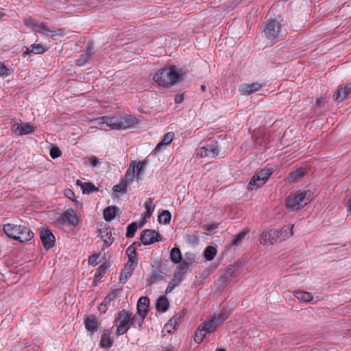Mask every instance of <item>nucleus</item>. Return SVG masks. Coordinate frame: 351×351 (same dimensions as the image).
<instances>
[{
    "label": "nucleus",
    "instance_id": "nucleus-32",
    "mask_svg": "<svg viewBox=\"0 0 351 351\" xmlns=\"http://www.w3.org/2000/svg\"><path fill=\"white\" fill-rule=\"evenodd\" d=\"M169 306V303L166 297L162 296L158 299L156 303V308L159 312H165L168 309Z\"/></svg>",
    "mask_w": 351,
    "mask_h": 351
},
{
    "label": "nucleus",
    "instance_id": "nucleus-36",
    "mask_svg": "<svg viewBox=\"0 0 351 351\" xmlns=\"http://www.w3.org/2000/svg\"><path fill=\"white\" fill-rule=\"evenodd\" d=\"M249 232L250 229L248 228H245L241 232L235 236L234 239L231 242V245H238L240 244Z\"/></svg>",
    "mask_w": 351,
    "mask_h": 351
},
{
    "label": "nucleus",
    "instance_id": "nucleus-4",
    "mask_svg": "<svg viewBox=\"0 0 351 351\" xmlns=\"http://www.w3.org/2000/svg\"><path fill=\"white\" fill-rule=\"evenodd\" d=\"M312 198L310 191H301L293 197H290L286 204V206L291 210H298L306 205Z\"/></svg>",
    "mask_w": 351,
    "mask_h": 351
},
{
    "label": "nucleus",
    "instance_id": "nucleus-40",
    "mask_svg": "<svg viewBox=\"0 0 351 351\" xmlns=\"http://www.w3.org/2000/svg\"><path fill=\"white\" fill-rule=\"evenodd\" d=\"M230 313V310L227 308H223L219 314L215 315L213 317L216 318V319L218 321V322L221 324L226 320Z\"/></svg>",
    "mask_w": 351,
    "mask_h": 351
},
{
    "label": "nucleus",
    "instance_id": "nucleus-41",
    "mask_svg": "<svg viewBox=\"0 0 351 351\" xmlns=\"http://www.w3.org/2000/svg\"><path fill=\"white\" fill-rule=\"evenodd\" d=\"M171 219V215L169 210H163L158 216V221L165 225L170 223Z\"/></svg>",
    "mask_w": 351,
    "mask_h": 351
},
{
    "label": "nucleus",
    "instance_id": "nucleus-16",
    "mask_svg": "<svg viewBox=\"0 0 351 351\" xmlns=\"http://www.w3.org/2000/svg\"><path fill=\"white\" fill-rule=\"evenodd\" d=\"M262 86V84L258 82H254L252 84L245 83L239 86V90L243 95H250L258 90Z\"/></svg>",
    "mask_w": 351,
    "mask_h": 351
},
{
    "label": "nucleus",
    "instance_id": "nucleus-17",
    "mask_svg": "<svg viewBox=\"0 0 351 351\" xmlns=\"http://www.w3.org/2000/svg\"><path fill=\"white\" fill-rule=\"evenodd\" d=\"M23 23L27 27L31 28L35 32L43 34L45 25L38 21H35L32 17H27L23 19Z\"/></svg>",
    "mask_w": 351,
    "mask_h": 351
},
{
    "label": "nucleus",
    "instance_id": "nucleus-43",
    "mask_svg": "<svg viewBox=\"0 0 351 351\" xmlns=\"http://www.w3.org/2000/svg\"><path fill=\"white\" fill-rule=\"evenodd\" d=\"M129 185L125 183L124 181L121 180L120 182L118 184H116L113 186V191L115 193H126L127 188Z\"/></svg>",
    "mask_w": 351,
    "mask_h": 351
},
{
    "label": "nucleus",
    "instance_id": "nucleus-24",
    "mask_svg": "<svg viewBox=\"0 0 351 351\" xmlns=\"http://www.w3.org/2000/svg\"><path fill=\"white\" fill-rule=\"evenodd\" d=\"M110 118H112V117H100L99 119H97V120L95 121V123L96 124L95 127L105 131L111 130L110 125L107 123H108V119H110Z\"/></svg>",
    "mask_w": 351,
    "mask_h": 351
},
{
    "label": "nucleus",
    "instance_id": "nucleus-53",
    "mask_svg": "<svg viewBox=\"0 0 351 351\" xmlns=\"http://www.w3.org/2000/svg\"><path fill=\"white\" fill-rule=\"evenodd\" d=\"M88 161H89V164L93 167H97L99 165H100L101 164V162H100V160L99 158H98L96 156H92L90 157L89 159H88Z\"/></svg>",
    "mask_w": 351,
    "mask_h": 351
},
{
    "label": "nucleus",
    "instance_id": "nucleus-3",
    "mask_svg": "<svg viewBox=\"0 0 351 351\" xmlns=\"http://www.w3.org/2000/svg\"><path fill=\"white\" fill-rule=\"evenodd\" d=\"M220 326V324L213 316L204 321L197 329L194 341L197 343H201L207 334L211 333L215 331Z\"/></svg>",
    "mask_w": 351,
    "mask_h": 351
},
{
    "label": "nucleus",
    "instance_id": "nucleus-35",
    "mask_svg": "<svg viewBox=\"0 0 351 351\" xmlns=\"http://www.w3.org/2000/svg\"><path fill=\"white\" fill-rule=\"evenodd\" d=\"M146 315H139L136 313L132 317H130V325L134 327L141 328Z\"/></svg>",
    "mask_w": 351,
    "mask_h": 351
},
{
    "label": "nucleus",
    "instance_id": "nucleus-5",
    "mask_svg": "<svg viewBox=\"0 0 351 351\" xmlns=\"http://www.w3.org/2000/svg\"><path fill=\"white\" fill-rule=\"evenodd\" d=\"M271 173V168L270 167L266 166L251 178L249 184L247 186V189L249 191H253L256 189L261 187L267 182Z\"/></svg>",
    "mask_w": 351,
    "mask_h": 351
},
{
    "label": "nucleus",
    "instance_id": "nucleus-39",
    "mask_svg": "<svg viewBox=\"0 0 351 351\" xmlns=\"http://www.w3.org/2000/svg\"><path fill=\"white\" fill-rule=\"evenodd\" d=\"M216 254V248L211 245L206 247L204 252V256L205 258L208 261L213 260Z\"/></svg>",
    "mask_w": 351,
    "mask_h": 351
},
{
    "label": "nucleus",
    "instance_id": "nucleus-21",
    "mask_svg": "<svg viewBox=\"0 0 351 351\" xmlns=\"http://www.w3.org/2000/svg\"><path fill=\"white\" fill-rule=\"evenodd\" d=\"M165 275L164 272L158 269H154L147 276V281L149 285L154 284L159 280H162Z\"/></svg>",
    "mask_w": 351,
    "mask_h": 351
},
{
    "label": "nucleus",
    "instance_id": "nucleus-51",
    "mask_svg": "<svg viewBox=\"0 0 351 351\" xmlns=\"http://www.w3.org/2000/svg\"><path fill=\"white\" fill-rule=\"evenodd\" d=\"M99 263V256L93 254L88 258V264L92 266H96Z\"/></svg>",
    "mask_w": 351,
    "mask_h": 351
},
{
    "label": "nucleus",
    "instance_id": "nucleus-58",
    "mask_svg": "<svg viewBox=\"0 0 351 351\" xmlns=\"http://www.w3.org/2000/svg\"><path fill=\"white\" fill-rule=\"evenodd\" d=\"M30 53H32L31 50L27 47H24L23 56L25 57L27 55H29Z\"/></svg>",
    "mask_w": 351,
    "mask_h": 351
},
{
    "label": "nucleus",
    "instance_id": "nucleus-8",
    "mask_svg": "<svg viewBox=\"0 0 351 351\" xmlns=\"http://www.w3.org/2000/svg\"><path fill=\"white\" fill-rule=\"evenodd\" d=\"M280 28L281 25L278 21H269L264 29L265 36L270 42L277 40L280 36Z\"/></svg>",
    "mask_w": 351,
    "mask_h": 351
},
{
    "label": "nucleus",
    "instance_id": "nucleus-26",
    "mask_svg": "<svg viewBox=\"0 0 351 351\" xmlns=\"http://www.w3.org/2000/svg\"><path fill=\"white\" fill-rule=\"evenodd\" d=\"M117 208L114 206H110L104 210V218L106 221L113 220L117 215Z\"/></svg>",
    "mask_w": 351,
    "mask_h": 351
},
{
    "label": "nucleus",
    "instance_id": "nucleus-47",
    "mask_svg": "<svg viewBox=\"0 0 351 351\" xmlns=\"http://www.w3.org/2000/svg\"><path fill=\"white\" fill-rule=\"evenodd\" d=\"M137 230V224L136 222H133L128 226L126 237L128 238H132L134 236L135 232Z\"/></svg>",
    "mask_w": 351,
    "mask_h": 351
},
{
    "label": "nucleus",
    "instance_id": "nucleus-33",
    "mask_svg": "<svg viewBox=\"0 0 351 351\" xmlns=\"http://www.w3.org/2000/svg\"><path fill=\"white\" fill-rule=\"evenodd\" d=\"M182 253L178 247H174L170 252V259L175 264L180 263L182 261Z\"/></svg>",
    "mask_w": 351,
    "mask_h": 351
},
{
    "label": "nucleus",
    "instance_id": "nucleus-30",
    "mask_svg": "<svg viewBox=\"0 0 351 351\" xmlns=\"http://www.w3.org/2000/svg\"><path fill=\"white\" fill-rule=\"evenodd\" d=\"M144 206L145 208V212L144 213V215L147 218H150L152 216L154 209H155V205L153 203V200L151 197L147 198L145 203Z\"/></svg>",
    "mask_w": 351,
    "mask_h": 351
},
{
    "label": "nucleus",
    "instance_id": "nucleus-37",
    "mask_svg": "<svg viewBox=\"0 0 351 351\" xmlns=\"http://www.w3.org/2000/svg\"><path fill=\"white\" fill-rule=\"evenodd\" d=\"M178 324V318L176 316L173 317L169 322L167 323L163 328V331H166L168 333H171L173 330L176 329V326Z\"/></svg>",
    "mask_w": 351,
    "mask_h": 351
},
{
    "label": "nucleus",
    "instance_id": "nucleus-57",
    "mask_svg": "<svg viewBox=\"0 0 351 351\" xmlns=\"http://www.w3.org/2000/svg\"><path fill=\"white\" fill-rule=\"evenodd\" d=\"M97 270L99 271V276H101L103 274H104L106 271V268L104 266H100L98 267Z\"/></svg>",
    "mask_w": 351,
    "mask_h": 351
},
{
    "label": "nucleus",
    "instance_id": "nucleus-61",
    "mask_svg": "<svg viewBox=\"0 0 351 351\" xmlns=\"http://www.w3.org/2000/svg\"><path fill=\"white\" fill-rule=\"evenodd\" d=\"M206 88V85L202 84L201 86V89H202V91H205Z\"/></svg>",
    "mask_w": 351,
    "mask_h": 351
},
{
    "label": "nucleus",
    "instance_id": "nucleus-7",
    "mask_svg": "<svg viewBox=\"0 0 351 351\" xmlns=\"http://www.w3.org/2000/svg\"><path fill=\"white\" fill-rule=\"evenodd\" d=\"M132 313L128 311H121L114 320V324L117 326V335H122L126 333L130 327V317Z\"/></svg>",
    "mask_w": 351,
    "mask_h": 351
},
{
    "label": "nucleus",
    "instance_id": "nucleus-27",
    "mask_svg": "<svg viewBox=\"0 0 351 351\" xmlns=\"http://www.w3.org/2000/svg\"><path fill=\"white\" fill-rule=\"evenodd\" d=\"M63 219L72 225H77V218L75 211L73 209H68L65 211Z\"/></svg>",
    "mask_w": 351,
    "mask_h": 351
},
{
    "label": "nucleus",
    "instance_id": "nucleus-34",
    "mask_svg": "<svg viewBox=\"0 0 351 351\" xmlns=\"http://www.w3.org/2000/svg\"><path fill=\"white\" fill-rule=\"evenodd\" d=\"M306 173V170L303 168L298 169L296 171L289 173L288 180L289 182H296L302 178Z\"/></svg>",
    "mask_w": 351,
    "mask_h": 351
},
{
    "label": "nucleus",
    "instance_id": "nucleus-59",
    "mask_svg": "<svg viewBox=\"0 0 351 351\" xmlns=\"http://www.w3.org/2000/svg\"><path fill=\"white\" fill-rule=\"evenodd\" d=\"M162 351H175L173 348L165 347L162 348Z\"/></svg>",
    "mask_w": 351,
    "mask_h": 351
},
{
    "label": "nucleus",
    "instance_id": "nucleus-14",
    "mask_svg": "<svg viewBox=\"0 0 351 351\" xmlns=\"http://www.w3.org/2000/svg\"><path fill=\"white\" fill-rule=\"evenodd\" d=\"M40 237L45 249L49 250L54 245L55 237L49 230H42L40 231Z\"/></svg>",
    "mask_w": 351,
    "mask_h": 351
},
{
    "label": "nucleus",
    "instance_id": "nucleus-22",
    "mask_svg": "<svg viewBox=\"0 0 351 351\" xmlns=\"http://www.w3.org/2000/svg\"><path fill=\"white\" fill-rule=\"evenodd\" d=\"M84 324L86 329L90 333L93 334L98 330V324L96 319L93 317H87L84 320Z\"/></svg>",
    "mask_w": 351,
    "mask_h": 351
},
{
    "label": "nucleus",
    "instance_id": "nucleus-12",
    "mask_svg": "<svg viewBox=\"0 0 351 351\" xmlns=\"http://www.w3.org/2000/svg\"><path fill=\"white\" fill-rule=\"evenodd\" d=\"M161 240L162 236L154 230H145L141 234V241L145 245H150Z\"/></svg>",
    "mask_w": 351,
    "mask_h": 351
},
{
    "label": "nucleus",
    "instance_id": "nucleus-31",
    "mask_svg": "<svg viewBox=\"0 0 351 351\" xmlns=\"http://www.w3.org/2000/svg\"><path fill=\"white\" fill-rule=\"evenodd\" d=\"M293 295L297 299L303 302H310L313 298V296L311 293L303 291H294Z\"/></svg>",
    "mask_w": 351,
    "mask_h": 351
},
{
    "label": "nucleus",
    "instance_id": "nucleus-15",
    "mask_svg": "<svg viewBox=\"0 0 351 351\" xmlns=\"http://www.w3.org/2000/svg\"><path fill=\"white\" fill-rule=\"evenodd\" d=\"M350 92L351 84L341 85L333 95V98L339 102H342L348 98Z\"/></svg>",
    "mask_w": 351,
    "mask_h": 351
},
{
    "label": "nucleus",
    "instance_id": "nucleus-38",
    "mask_svg": "<svg viewBox=\"0 0 351 351\" xmlns=\"http://www.w3.org/2000/svg\"><path fill=\"white\" fill-rule=\"evenodd\" d=\"M293 225H288L284 227L283 229L280 232V238H281L282 240H285L291 237L293 234Z\"/></svg>",
    "mask_w": 351,
    "mask_h": 351
},
{
    "label": "nucleus",
    "instance_id": "nucleus-50",
    "mask_svg": "<svg viewBox=\"0 0 351 351\" xmlns=\"http://www.w3.org/2000/svg\"><path fill=\"white\" fill-rule=\"evenodd\" d=\"M61 151L58 147H53L50 150V156L52 158H57L61 156Z\"/></svg>",
    "mask_w": 351,
    "mask_h": 351
},
{
    "label": "nucleus",
    "instance_id": "nucleus-9",
    "mask_svg": "<svg viewBox=\"0 0 351 351\" xmlns=\"http://www.w3.org/2000/svg\"><path fill=\"white\" fill-rule=\"evenodd\" d=\"M195 154L199 158H214L219 154V147L217 141H211L205 146L196 149Z\"/></svg>",
    "mask_w": 351,
    "mask_h": 351
},
{
    "label": "nucleus",
    "instance_id": "nucleus-48",
    "mask_svg": "<svg viewBox=\"0 0 351 351\" xmlns=\"http://www.w3.org/2000/svg\"><path fill=\"white\" fill-rule=\"evenodd\" d=\"M126 254L128 255V260L136 261V247L134 245H131L127 248Z\"/></svg>",
    "mask_w": 351,
    "mask_h": 351
},
{
    "label": "nucleus",
    "instance_id": "nucleus-56",
    "mask_svg": "<svg viewBox=\"0 0 351 351\" xmlns=\"http://www.w3.org/2000/svg\"><path fill=\"white\" fill-rule=\"evenodd\" d=\"M184 100V97L182 95H176L175 97V103L181 104Z\"/></svg>",
    "mask_w": 351,
    "mask_h": 351
},
{
    "label": "nucleus",
    "instance_id": "nucleus-64",
    "mask_svg": "<svg viewBox=\"0 0 351 351\" xmlns=\"http://www.w3.org/2000/svg\"><path fill=\"white\" fill-rule=\"evenodd\" d=\"M3 13L0 12V19L3 16Z\"/></svg>",
    "mask_w": 351,
    "mask_h": 351
},
{
    "label": "nucleus",
    "instance_id": "nucleus-1",
    "mask_svg": "<svg viewBox=\"0 0 351 351\" xmlns=\"http://www.w3.org/2000/svg\"><path fill=\"white\" fill-rule=\"evenodd\" d=\"M182 74L175 66L158 71L154 75V80L162 86H169L180 81Z\"/></svg>",
    "mask_w": 351,
    "mask_h": 351
},
{
    "label": "nucleus",
    "instance_id": "nucleus-2",
    "mask_svg": "<svg viewBox=\"0 0 351 351\" xmlns=\"http://www.w3.org/2000/svg\"><path fill=\"white\" fill-rule=\"evenodd\" d=\"M3 232L10 238L25 243L34 237L33 232L27 227L13 223H7L3 226Z\"/></svg>",
    "mask_w": 351,
    "mask_h": 351
},
{
    "label": "nucleus",
    "instance_id": "nucleus-63",
    "mask_svg": "<svg viewBox=\"0 0 351 351\" xmlns=\"http://www.w3.org/2000/svg\"><path fill=\"white\" fill-rule=\"evenodd\" d=\"M216 351H226V350L223 349H217V350H216Z\"/></svg>",
    "mask_w": 351,
    "mask_h": 351
},
{
    "label": "nucleus",
    "instance_id": "nucleus-13",
    "mask_svg": "<svg viewBox=\"0 0 351 351\" xmlns=\"http://www.w3.org/2000/svg\"><path fill=\"white\" fill-rule=\"evenodd\" d=\"M280 238V231L271 229L262 232L260 237V243L263 245H273Z\"/></svg>",
    "mask_w": 351,
    "mask_h": 351
},
{
    "label": "nucleus",
    "instance_id": "nucleus-44",
    "mask_svg": "<svg viewBox=\"0 0 351 351\" xmlns=\"http://www.w3.org/2000/svg\"><path fill=\"white\" fill-rule=\"evenodd\" d=\"M193 260H194V258H191V257L190 258L185 257L184 259L182 258V261L180 263V271H186L189 268V267L192 264V263L193 262Z\"/></svg>",
    "mask_w": 351,
    "mask_h": 351
},
{
    "label": "nucleus",
    "instance_id": "nucleus-52",
    "mask_svg": "<svg viewBox=\"0 0 351 351\" xmlns=\"http://www.w3.org/2000/svg\"><path fill=\"white\" fill-rule=\"evenodd\" d=\"M10 75L9 69L0 62V76L5 77Z\"/></svg>",
    "mask_w": 351,
    "mask_h": 351
},
{
    "label": "nucleus",
    "instance_id": "nucleus-25",
    "mask_svg": "<svg viewBox=\"0 0 351 351\" xmlns=\"http://www.w3.org/2000/svg\"><path fill=\"white\" fill-rule=\"evenodd\" d=\"M93 53L91 48H88L86 51L80 55V58L76 60V64L82 66L86 64L90 59V57Z\"/></svg>",
    "mask_w": 351,
    "mask_h": 351
},
{
    "label": "nucleus",
    "instance_id": "nucleus-42",
    "mask_svg": "<svg viewBox=\"0 0 351 351\" xmlns=\"http://www.w3.org/2000/svg\"><path fill=\"white\" fill-rule=\"evenodd\" d=\"M31 52L34 54H42L44 53L47 49L42 44H33L30 46Z\"/></svg>",
    "mask_w": 351,
    "mask_h": 351
},
{
    "label": "nucleus",
    "instance_id": "nucleus-29",
    "mask_svg": "<svg viewBox=\"0 0 351 351\" xmlns=\"http://www.w3.org/2000/svg\"><path fill=\"white\" fill-rule=\"evenodd\" d=\"M77 185L81 187L83 193L89 194L90 193L97 191V189L95 186V185L90 182H83L78 180L77 181Z\"/></svg>",
    "mask_w": 351,
    "mask_h": 351
},
{
    "label": "nucleus",
    "instance_id": "nucleus-20",
    "mask_svg": "<svg viewBox=\"0 0 351 351\" xmlns=\"http://www.w3.org/2000/svg\"><path fill=\"white\" fill-rule=\"evenodd\" d=\"M149 300L147 297H141L137 302V313L139 315H147Z\"/></svg>",
    "mask_w": 351,
    "mask_h": 351
},
{
    "label": "nucleus",
    "instance_id": "nucleus-28",
    "mask_svg": "<svg viewBox=\"0 0 351 351\" xmlns=\"http://www.w3.org/2000/svg\"><path fill=\"white\" fill-rule=\"evenodd\" d=\"M43 34L56 40L64 34V29L52 31L45 26Z\"/></svg>",
    "mask_w": 351,
    "mask_h": 351
},
{
    "label": "nucleus",
    "instance_id": "nucleus-46",
    "mask_svg": "<svg viewBox=\"0 0 351 351\" xmlns=\"http://www.w3.org/2000/svg\"><path fill=\"white\" fill-rule=\"evenodd\" d=\"M132 274V271L123 268L120 274L119 282L123 284L125 283L128 278L131 277Z\"/></svg>",
    "mask_w": 351,
    "mask_h": 351
},
{
    "label": "nucleus",
    "instance_id": "nucleus-45",
    "mask_svg": "<svg viewBox=\"0 0 351 351\" xmlns=\"http://www.w3.org/2000/svg\"><path fill=\"white\" fill-rule=\"evenodd\" d=\"M100 346L101 348H110L112 346V342H111V340H110V335L106 334V333H104L102 337H101V341H100Z\"/></svg>",
    "mask_w": 351,
    "mask_h": 351
},
{
    "label": "nucleus",
    "instance_id": "nucleus-55",
    "mask_svg": "<svg viewBox=\"0 0 351 351\" xmlns=\"http://www.w3.org/2000/svg\"><path fill=\"white\" fill-rule=\"evenodd\" d=\"M113 298H114V295L113 294H110V295H107L104 298V300L103 302L101 304V305L104 304L106 306L107 304H108L111 301V300Z\"/></svg>",
    "mask_w": 351,
    "mask_h": 351
},
{
    "label": "nucleus",
    "instance_id": "nucleus-6",
    "mask_svg": "<svg viewBox=\"0 0 351 351\" xmlns=\"http://www.w3.org/2000/svg\"><path fill=\"white\" fill-rule=\"evenodd\" d=\"M110 129L113 130H125L130 128L138 123L137 119L130 116L126 117H112L108 119Z\"/></svg>",
    "mask_w": 351,
    "mask_h": 351
},
{
    "label": "nucleus",
    "instance_id": "nucleus-60",
    "mask_svg": "<svg viewBox=\"0 0 351 351\" xmlns=\"http://www.w3.org/2000/svg\"><path fill=\"white\" fill-rule=\"evenodd\" d=\"M322 101H323V100H322V99H318L317 100V106H321V104H322Z\"/></svg>",
    "mask_w": 351,
    "mask_h": 351
},
{
    "label": "nucleus",
    "instance_id": "nucleus-54",
    "mask_svg": "<svg viewBox=\"0 0 351 351\" xmlns=\"http://www.w3.org/2000/svg\"><path fill=\"white\" fill-rule=\"evenodd\" d=\"M65 195L69 198L70 199L73 200V201H75L77 202L76 199H74L73 198L75 197V194L73 193V191L71 189H66L65 191V193H64Z\"/></svg>",
    "mask_w": 351,
    "mask_h": 351
},
{
    "label": "nucleus",
    "instance_id": "nucleus-18",
    "mask_svg": "<svg viewBox=\"0 0 351 351\" xmlns=\"http://www.w3.org/2000/svg\"><path fill=\"white\" fill-rule=\"evenodd\" d=\"M175 134L172 132L165 134L162 141L156 145L154 152L155 154L159 153L165 145L170 144L173 140Z\"/></svg>",
    "mask_w": 351,
    "mask_h": 351
},
{
    "label": "nucleus",
    "instance_id": "nucleus-49",
    "mask_svg": "<svg viewBox=\"0 0 351 351\" xmlns=\"http://www.w3.org/2000/svg\"><path fill=\"white\" fill-rule=\"evenodd\" d=\"M136 265V261L134 260H128V261L125 264L124 268L125 269H128L130 271L133 273L134 268Z\"/></svg>",
    "mask_w": 351,
    "mask_h": 351
},
{
    "label": "nucleus",
    "instance_id": "nucleus-19",
    "mask_svg": "<svg viewBox=\"0 0 351 351\" xmlns=\"http://www.w3.org/2000/svg\"><path fill=\"white\" fill-rule=\"evenodd\" d=\"M99 236L106 246L111 245L114 241L111 231L107 228H100L99 230Z\"/></svg>",
    "mask_w": 351,
    "mask_h": 351
},
{
    "label": "nucleus",
    "instance_id": "nucleus-23",
    "mask_svg": "<svg viewBox=\"0 0 351 351\" xmlns=\"http://www.w3.org/2000/svg\"><path fill=\"white\" fill-rule=\"evenodd\" d=\"M181 281H182L181 271H178L175 274L173 278L169 283V285L165 290V293H171L173 290V289L180 284V282Z\"/></svg>",
    "mask_w": 351,
    "mask_h": 351
},
{
    "label": "nucleus",
    "instance_id": "nucleus-10",
    "mask_svg": "<svg viewBox=\"0 0 351 351\" xmlns=\"http://www.w3.org/2000/svg\"><path fill=\"white\" fill-rule=\"evenodd\" d=\"M35 128L29 123L16 122L12 121L11 122V130L16 135H26L32 133Z\"/></svg>",
    "mask_w": 351,
    "mask_h": 351
},
{
    "label": "nucleus",
    "instance_id": "nucleus-62",
    "mask_svg": "<svg viewBox=\"0 0 351 351\" xmlns=\"http://www.w3.org/2000/svg\"><path fill=\"white\" fill-rule=\"evenodd\" d=\"M348 211L349 213H351V199H350V204H349V206H348Z\"/></svg>",
    "mask_w": 351,
    "mask_h": 351
},
{
    "label": "nucleus",
    "instance_id": "nucleus-11",
    "mask_svg": "<svg viewBox=\"0 0 351 351\" xmlns=\"http://www.w3.org/2000/svg\"><path fill=\"white\" fill-rule=\"evenodd\" d=\"M143 166V165L141 162L132 161L129 168L127 169L124 177L121 180L128 185L131 184L135 177L136 171H137L136 174L138 175L141 171Z\"/></svg>",
    "mask_w": 351,
    "mask_h": 351
}]
</instances>
